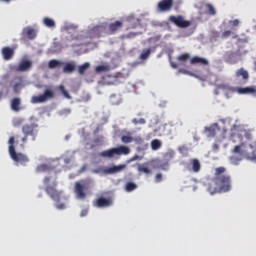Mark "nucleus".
<instances>
[{
    "label": "nucleus",
    "mask_w": 256,
    "mask_h": 256,
    "mask_svg": "<svg viewBox=\"0 0 256 256\" xmlns=\"http://www.w3.org/2000/svg\"><path fill=\"white\" fill-rule=\"evenodd\" d=\"M227 168L220 166L215 168L214 177L206 184V190L210 195H217V193H229L233 189V180L231 175L225 174Z\"/></svg>",
    "instance_id": "obj_1"
},
{
    "label": "nucleus",
    "mask_w": 256,
    "mask_h": 256,
    "mask_svg": "<svg viewBox=\"0 0 256 256\" xmlns=\"http://www.w3.org/2000/svg\"><path fill=\"white\" fill-rule=\"evenodd\" d=\"M37 89H44L43 94L31 97V103L37 105L39 103H47L50 99H55V90L51 86L36 84Z\"/></svg>",
    "instance_id": "obj_2"
},
{
    "label": "nucleus",
    "mask_w": 256,
    "mask_h": 256,
    "mask_svg": "<svg viewBox=\"0 0 256 256\" xmlns=\"http://www.w3.org/2000/svg\"><path fill=\"white\" fill-rule=\"evenodd\" d=\"M9 143V155L11 157V159L14 161V163H16V165H27V162L29 161V157H27V155L23 154V153H17V151H15V137L11 136L8 140Z\"/></svg>",
    "instance_id": "obj_3"
},
{
    "label": "nucleus",
    "mask_w": 256,
    "mask_h": 256,
    "mask_svg": "<svg viewBox=\"0 0 256 256\" xmlns=\"http://www.w3.org/2000/svg\"><path fill=\"white\" fill-rule=\"evenodd\" d=\"M91 187H93V181H91V179L76 182L74 191L76 193L77 199H85L87 197V193L91 191Z\"/></svg>",
    "instance_id": "obj_4"
},
{
    "label": "nucleus",
    "mask_w": 256,
    "mask_h": 256,
    "mask_svg": "<svg viewBox=\"0 0 256 256\" xmlns=\"http://www.w3.org/2000/svg\"><path fill=\"white\" fill-rule=\"evenodd\" d=\"M43 183L46 185L45 191L47 195H49L50 199L59 203V201H61V195L63 192L55 189L57 187V182H54L53 186H51L49 185V183H51V178L45 177Z\"/></svg>",
    "instance_id": "obj_5"
},
{
    "label": "nucleus",
    "mask_w": 256,
    "mask_h": 256,
    "mask_svg": "<svg viewBox=\"0 0 256 256\" xmlns=\"http://www.w3.org/2000/svg\"><path fill=\"white\" fill-rule=\"evenodd\" d=\"M175 157V152H166L164 154V160L156 158L152 160V167L154 169H161L162 171H169V160Z\"/></svg>",
    "instance_id": "obj_6"
},
{
    "label": "nucleus",
    "mask_w": 256,
    "mask_h": 256,
    "mask_svg": "<svg viewBox=\"0 0 256 256\" xmlns=\"http://www.w3.org/2000/svg\"><path fill=\"white\" fill-rule=\"evenodd\" d=\"M88 35L91 39H99L107 37V23H101L88 30Z\"/></svg>",
    "instance_id": "obj_7"
},
{
    "label": "nucleus",
    "mask_w": 256,
    "mask_h": 256,
    "mask_svg": "<svg viewBox=\"0 0 256 256\" xmlns=\"http://www.w3.org/2000/svg\"><path fill=\"white\" fill-rule=\"evenodd\" d=\"M22 133L24 135L22 138V147H24V143H27L29 137L31 141H35V139H37V131L35 130V125L33 124H25L22 127Z\"/></svg>",
    "instance_id": "obj_8"
},
{
    "label": "nucleus",
    "mask_w": 256,
    "mask_h": 256,
    "mask_svg": "<svg viewBox=\"0 0 256 256\" xmlns=\"http://www.w3.org/2000/svg\"><path fill=\"white\" fill-rule=\"evenodd\" d=\"M168 21H170V23H173V25H175L176 27H179V29H187V27H191V21L185 20V17L181 15H171L169 16Z\"/></svg>",
    "instance_id": "obj_9"
},
{
    "label": "nucleus",
    "mask_w": 256,
    "mask_h": 256,
    "mask_svg": "<svg viewBox=\"0 0 256 256\" xmlns=\"http://www.w3.org/2000/svg\"><path fill=\"white\" fill-rule=\"evenodd\" d=\"M173 3V0H161L157 4V11H159V13H168V11L173 9Z\"/></svg>",
    "instance_id": "obj_10"
},
{
    "label": "nucleus",
    "mask_w": 256,
    "mask_h": 256,
    "mask_svg": "<svg viewBox=\"0 0 256 256\" xmlns=\"http://www.w3.org/2000/svg\"><path fill=\"white\" fill-rule=\"evenodd\" d=\"M15 49H17V45H14L12 48L9 46H5L1 50L2 57L4 61H11L15 56Z\"/></svg>",
    "instance_id": "obj_11"
},
{
    "label": "nucleus",
    "mask_w": 256,
    "mask_h": 256,
    "mask_svg": "<svg viewBox=\"0 0 256 256\" xmlns=\"http://www.w3.org/2000/svg\"><path fill=\"white\" fill-rule=\"evenodd\" d=\"M121 27H123V22L119 20L106 24V33L107 35H115Z\"/></svg>",
    "instance_id": "obj_12"
},
{
    "label": "nucleus",
    "mask_w": 256,
    "mask_h": 256,
    "mask_svg": "<svg viewBox=\"0 0 256 256\" xmlns=\"http://www.w3.org/2000/svg\"><path fill=\"white\" fill-rule=\"evenodd\" d=\"M37 37V31L32 27H26L22 31L21 41H25V39L33 40Z\"/></svg>",
    "instance_id": "obj_13"
},
{
    "label": "nucleus",
    "mask_w": 256,
    "mask_h": 256,
    "mask_svg": "<svg viewBox=\"0 0 256 256\" xmlns=\"http://www.w3.org/2000/svg\"><path fill=\"white\" fill-rule=\"evenodd\" d=\"M31 67H33V62L31 60H22L15 68V71L18 73H25V71H29Z\"/></svg>",
    "instance_id": "obj_14"
},
{
    "label": "nucleus",
    "mask_w": 256,
    "mask_h": 256,
    "mask_svg": "<svg viewBox=\"0 0 256 256\" xmlns=\"http://www.w3.org/2000/svg\"><path fill=\"white\" fill-rule=\"evenodd\" d=\"M235 77L237 79H242V83H240V85H245L247 81H249V72L244 68H240L236 71Z\"/></svg>",
    "instance_id": "obj_15"
},
{
    "label": "nucleus",
    "mask_w": 256,
    "mask_h": 256,
    "mask_svg": "<svg viewBox=\"0 0 256 256\" xmlns=\"http://www.w3.org/2000/svg\"><path fill=\"white\" fill-rule=\"evenodd\" d=\"M112 205H113V200H111V198L100 197L94 202V206L100 209L103 207H111Z\"/></svg>",
    "instance_id": "obj_16"
},
{
    "label": "nucleus",
    "mask_w": 256,
    "mask_h": 256,
    "mask_svg": "<svg viewBox=\"0 0 256 256\" xmlns=\"http://www.w3.org/2000/svg\"><path fill=\"white\" fill-rule=\"evenodd\" d=\"M121 133L123 134L121 136V141L124 143V145H129V143H133V135L131 131L124 129L121 131Z\"/></svg>",
    "instance_id": "obj_17"
},
{
    "label": "nucleus",
    "mask_w": 256,
    "mask_h": 256,
    "mask_svg": "<svg viewBox=\"0 0 256 256\" xmlns=\"http://www.w3.org/2000/svg\"><path fill=\"white\" fill-rule=\"evenodd\" d=\"M224 59L226 63H230V65H235L237 63V53L233 51H228L224 54Z\"/></svg>",
    "instance_id": "obj_18"
},
{
    "label": "nucleus",
    "mask_w": 256,
    "mask_h": 256,
    "mask_svg": "<svg viewBox=\"0 0 256 256\" xmlns=\"http://www.w3.org/2000/svg\"><path fill=\"white\" fill-rule=\"evenodd\" d=\"M125 169H127V165L120 164L118 166L109 167L108 169H106V173H108L109 175H113L115 173H121V171Z\"/></svg>",
    "instance_id": "obj_19"
},
{
    "label": "nucleus",
    "mask_w": 256,
    "mask_h": 256,
    "mask_svg": "<svg viewBox=\"0 0 256 256\" xmlns=\"http://www.w3.org/2000/svg\"><path fill=\"white\" fill-rule=\"evenodd\" d=\"M190 164L192 165V168L188 167V171H193V173H199V171H201V162L199 159H191Z\"/></svg>",
    "instance_id": "obj_20"
},
{
    "label": "nucleus",
    "mask_w": 256,
    "mask_h": 256,
    "mask_svg": "<svg viewBox=\"0 0 256 256\" xmlns=\"http://www.w3.org/2000/svg\"><path fill=\"white\" fill-rule=\"evenodd\" d=\"M117 155L115 148H110L108 150L102 151L99 156L103 157L104 159H113Z\"/></svg>",
    "instance_id": "obj_21"
},
{
    "label": "nucleus",
    "mask_w": 256,
    "mask_h": 256,
    "mask_svg": "<svg viewBox=\"0 0 256 256\" xmlns=\"http://www.w3.org/2000/svg\"><path fill=\"white\" fill-rule=\"evenodd\" d=\"M190 63L191 65H209V60L199 56H194L191 58Z\"/></svg>",
    "instance_id": "obj_22"
},
{
    "label": "nucleus",
    "mask_w": 256,
    "mask_h": 256,
    "mask_svg": "<svg viewBox=\"0 0 256 256\" xmlns=\"http://www.w3.org/2000/svg\"><path fill=\"white\" fill-rule=\"evenodd\" d=\"M232 36V39H238V43H241V39H239V35H237L233 30H226L222 32L221 38L222 39H229Z\"/></svg>",
    "instance_id": "obj_23"
},
{
    "label": "nucleus",
    "mask_w": 256,
    "mask_h": 256,
    "mask_svg": "<svg viewBox=\"0 0 256 256\" xmlns=\"http://www.w3.org/2000/svg\"><path fill=\"white\" fill-rule=\"evenodd\" d=\"M11 109L16 113H19V111H21V98L16 97L11 100Z\"/></svg>",
    "instance_id": "obj_24"
},
{
    "label": "nucleus",
    "mask_w": 256,
    "mask_h": 256,
    "mask_svg": "<svg viewBox=\"0 0 256 256\" xmlns=\"http://www.w3.org/2000/svg\"><path fill=\"white\" fill-rule=\"evenodd\" d=\"M207 137H215L217 135V131H219V124L215 123L212 126L205 128Z\"/></svg>",
    "instance_id": "obj_25"
},
{
    "label": "nucleus",
    "mask_w": 256,
    "mask_h": 256,
    "mask_svg": "<svg viewBox=\"0 0 256 256\" xmlns=\"http://www.w3.org/2000/svg\"><path fill=\"white\" fill-rule=\"evenodd\" d=\"M116 151V155H129V153H131V148H129L128 146L125 145H120L116 148H114Z\"/></svg>",
    "instance_id": "obj_26"
},
{
    "label": "nucleus",
    "mask_w": 256,
    "mask_h": 256,
    "mask_svg": "<svg viewBox=\"0 0 256 256\" xmlns=\"http://www.w3.org/2000/svg\"><path fill=\"white\" fill-rule=\"evenodd\" d=\"M133 142H135V145L142 147V149H147V147H149L148 144H145V139H143L141 136L133 137Z\"/></svg>",
    "instance_id": "obj_27"
},
{
    "label": "nucleus",
    "mask_w": 256,
    "mask_h": 256,
    "mask_svg": "<svg viewBox=\"0 0 256 256\" xmlns=\"http://www.w3.org/2000/svg\"><path fill=\"white\" fill-rule=\"evenodd\" d=\"M109 101H110L111 105H120L121 104V95L111 94Z\"/></svg>",
    "instance_id": "obj_28"
},
{
    "label": "nucleus",
    "mask_w": 256,
    "mask_h": 256,
    "mask_svg": "<svg viewBox=\"0 0 256 256\" xmlns=\"http://www.w3.org/2000/svg\"><path fill=\"white\" fill-rule=\"evenodd\" d=\"M96 73H107V71H111V66L109 64L99 65L95 68Z\"/></svg>",
    "instance_id": "obj_29"
},
{
    "label": "nucleus",
    "mask_w": 256,
    "mask_h": 256,
    "mask_svg": "<svg viewBox=\"0 0 256 256\" xmlns=\"http://www.w3.org/2000/svg\"><path fill=\"white\" fill-rule=\"evenodd\" d=\"M91 67L89 62H85L84 64L78 66V73L79 75H85L86 71Z\"/></svg>",
    "instance_id": "obj_30"
},
{
    "label": "nucleus",
    "mask_w": 256,
    "mask_h": 256,
    "mask_svg": "<svg viewBox=\"0 0 256 256\" xmlns=\"http://www.w3.org/2000/svg\"><path fill=\"white\" fill-rule=\"evenodd\" d=\"M76 68H77V66H75V63H66L63 68V72L64 73H73V71H75Z\"/></svg>",
    "instance_id": "obj_31"
},
{
    "label": "nucleus",
    "mask_w": 256,
    "mask_h": 256,
    "mask_svg": "<svg viewBox=\"0 0 256 256\" xmlns=\"http://www.w3.org/2000/svg\"><path fill=\"white\" fill-rule=\"evenodd\" d=\"M138 172L145 175H151V168L146 167L145 164H138Z\"/></svg>",
    "instance_id": "obj_32"
},
{
    "label": "nucleus",
    "mask_w": 256,
    "mask_h": 256,
    "mask_svg": "<svg viewBox=\"0 0 256 256\" xmlns=\"http://www.w3.org/2000/svg\"><path fill=\"white\" fill-rule=\"evenodd\" d=\"M61 65H63V62L55 59L50 60L48 63L49 69H57V67H61Z\"/></svg>",
    "instance_id": "obj_33"
},
{
    "label": "nucleus",
    "mask_w": 256,
    "mask_h": 256,
    "mask_svg": "<svg viewBox=\"0 0 256 256\" xmlns=\"http://www.w3.org/2000/svg\"><path fill=\"white\" fill-rule=\"evenodd\" d=\"M151 149L152 151H159V149H161V142L159 139H154L151 141Z\"/></svg>",
    "instance_id": "obj_34"
},
{
    "label": "nucleus",
    "mask_w": 256,
    "mask_h": 256,
    "mask_svg": "<svg viewBox=\"0 0 256 256\" xmlns=\"http://www.w3.org/2000/svg\"><path fill=\"white\" fill-rule=\"evenodd\" d=\"M135 189H137V184H135V182L126 183L125 191H127V193H131V191H135Z\"/></svg>",
    "instance_id": "obj_35"
},
{
    "label": "nucleus",
    "mask_w": 256,
    "mask_h": 256,
    "mask_svg": "<svg viewBox=\"0 0 256 256\" xmlns=\"http://www.w3.org/2000/svg\"><path fill=\"white\" fill-rule=\"evenodd\" d=\"M189 59H191L189 53H184L177 57L179 63H186V61H189Z\"/></svg>",
    "instance_id": "obj_36"
},
{
    "label": "nucleus",
    "mask_w": 256,
    "mask_h": 256,
    "mask_svg": "<svg viewBox=\"0 0 256 256\" xmlns=\"http://www.w3.org/2000/svg\"><path fill=\"white\" fill-rule=\"evenodd\" d=\"M130 19V23H134V24H131L130 27L131 29H135L137 27H139V25H141V19L139 18H129Z\"/></svg>",
    "instance_id": "obj_37"
},
{
    "label": "nucleus",
    "mask_w": 256,
    "mask_h": 256,
    "mask_svg": "<svg viewBox=\"0 0 256 256\" xmlns=\"http://www.w3.org/2000/svg\"><path fill=\"white\" fill-rule=\"evenodd\" d=\"M49 171V166L46 164H40L36 168V173H45Z\"/></svg>",
    "instance_id": "obj_38"
},
{
    "label": "nucleus",
    "mask_w": 256,
    "mask_h": 256,
    "mask_svg": "<svg viewBox=\"0 0 256 256\" xmlns=\"http://www.w3.org/2000/svg\"><path fill=\"white\" fill-rule=\"evenodd\" d=\"M43 23L46 27H55V20L49 18V17H46L43 19Z\"/></svg>",
    "instance_id": "obj_39"
},
{
    "label": "nucleus",
    "mask_w": 256,
    "mask_h": 256,
    "mask_svg": "<svg viewBox=\"0 0 256 256\" xmlns=\"http://www.w3.org/2000/svg\"><path fill=\"white\" fill-rule=\"evenodd\" d=\"M243 147H245V142L241 141V143L234 147L233 153L241 154L243 153Z\"/></svg>",
    "instance_id": "obj_40"
},
{
    "label": "nucleus",
    "mask_w": 256,
    "mask_h": 256,
    "mask_svg": "<svg viewBox=\"0 0 256 256\" xmlns=\"http://www.w3.org/2000/svg\"><path fill=\"white\" fill-rule=\"evenodd\" d=\"M149 55H151V48L144 50L140 55V59L145 61V59H149Z\"/></svg>",
    "instance_id": "obj_41"
},
{
    "label": "nucleus",
    "mask_w": 256,
    "mask_h": 256,
    "mask_svg": "<svg viewBox=\"0 0 256 256\" xmlns=\"http://www.w3.org/2000/svg\"><path fill=\"white\" fill-rule=\"evenodd\" d=\"M111 76H105L102 78V80L99 82L100 85H113V81L110 80Z\"/></svg>",
    "instance_id": "obj_42"
},
{
    "label": "nucleus",
    "mask_w": 256,
    "mask_h": 256,
    "mask_svg": "<svg viewBox=\"0 0 256 256\" xmlns=\"http://www.w3.org/2000/svg\"><path fill=\"white\" fill-rule=\"evenodd\" d=\"M60 117H68V115H71V109L70 108H63L59 111Z\"/></svg>",
    "instance_id": "obj_43"
},
{
    "label": "nucleus",
    "mask_w": 256,
    "mask_h": 256,
    "mask_svg": "<svg viewBox=\"0 0 256 256\" xmlns=\"http://www.w3.org/2000/svg\"><path fill=\"white\" fill-rule=\"evenodd\" d=\"M132 123L134 125H145L147 123V120H145V118H140V119L134 118L132 119Z\"/></svg>",
    "instance_id": "obj_44"
},
{
    "label": "nucleus",
    "mask_w": 256,
    "mask_h": 256,
    "mask_svg": "<svg viewBox=\"0 0 256 256\" xmlns=\"http://www.w3.org/2000/svg\"><path fill=\"white\" fill-rule=\"evenodd\" d=\"M59 90L66 99H71V95L69 94V92L66 91L65 86L60 85Z\"/></svg>",
    "instance_id": "obj_45"
},
{
    "label": "nucleus",
    "mask_w": 256,
    "mask_h": 256,
    "mask_svg": "<svg viewBox=\"0 0 256 256\" xmlns=\"http://www.w3.org/2000/svg\"><path fill=\"white\" fill-rule=\"evenodd\" d=\"M206 8L208 9V15H217V11L215 10V7H213L211 4H206Z\"/></svg>",
    "instance_id": "obj_46"
},
{
    "label": "nucleus",
    "mask_w": 256,
    "mask_h": 256,
    "mask_svg": "<svg viewBox=\"0 0 256 256\" xmlns=\"http://www.w3.org/2000/svg\"><path fill=\"white\" fill-rule=\"evenodd\" d=\"M229 25H231V27H239V19H234V20H230L229 22Z\"/></svg>",
    "instance_id": "obj_47"
},
{
    "label": "nucleus",
    "mask_w": 256,
    "mask_h": 256,
    "mask_svg": "<svg viewBox=\"0 0 256 256\" xmlns=\"http://www.w3.org/2000/svg\"><path fill=\"white\" fill-rule=\"evenodd\" d=\"M178 73H182V75H190L191 77H193V72L185 70V69H179Z\"/></svg>",
    "instance_id": "obj_48"
},
{
    "label": "nucleus",
    "mask_w": 256,
    "mask_h": 256,
    "mask_svg": "<svg viewBox=\"0 0 256 256\" xmlns=\"http://www.w3.org/2000/svg\"><path fill=\"white\" fill-rule=\"evenodd\" d=\"M161 181H163V174L162 173L156 174L155 182L156 183H161Z\"/></svg>",
    "instance_id": "obj_49"
},
{
    "label": "nucleus",
    "mask_w": 256,
    "mask_h": 256,
    "mask_svg": "<svg viewBox=\"0 0 256 256\" xmlns=\"http://www.w3.org/2000/svg\"><path fill=\"white\" fill-rule=\"evenodd\" d=\"M139 159H141V157L139 155H134L132 158L127 160V163H133V161H137Z\"/></svg>",
    "instance_id": "obj_50"
},
{
    "label": "nucleus",
    "mask_w": 256,
    "mask_h": 256,
    "mask_svg": "<svg viewBox=\"0 0 256 256\" xmlns=\"http://www.w3.org/2000/svg\"><path fill=\"white\" fill-rule=\"evenodd\" d=\"M19 87H21V83H16L13 85L14 93H19Z\"/></svg>",
    "instance_id": "obj_51"
},
{
    "label": "nucleus",
    "mask_w": 256,
    "mask_h": 256,
    "mask_svg": "<svg viewBox=\"0 0 256 256\" xmlns=\"http://www.w3.org/2000/svg\"><path fill=\"white\" fill-rule=\"evenodd\" d=\"M244 137L247 139V141H251V139H253V136L251 135V133L244 131Z\"/></svg>",
    "instance_id": "obj_52"
},
{
    "label": "nucleus",
    "mask_w": 256,
    "mask_h": 256,
    "mask_svg": "<svg viewBox=\"0 0 256 256\" xmlns=\"http://www.w3.org/2000/svg\"><path fill=\"white\" fill-rule=\"evenodd\" d=\"M87 213H89V211L84 209V210L81 211L80 215H81V217H85V216H87Z\"/></svg>",
    "instance_id": "obj_53"
},
{
    "label": "nucleus",
    "mask_w": 256,
    "mask_h": 256,
    "mask_svg": "<svg viewBox=\"0 0 256 256\" xmlns=\"http://www.w3.org/2000/svg\"><path fill=\"white\" fill-rule=\"evenodd\" d=\"M170 65H171L172 69H177V67H179L177 65V63H175V62H170Z\"/></svg>",
    "instance_id": "obj_54"
},
{
    "label": "nucleus",
    "mask_w": 256,
    "mask_h": 256,
    "mask_svg": "<svg viewBox=\"0 0 256 256\" xmlns=\"http://www.w3.org/2000/svg\"><path fill=\"white\" fill-rule=\"evenodd\" d=\"M57 209H65V204H59V205H57Z\"/></svg>",
    "instance_id": "obj_55"
},
{
    "label": "nucleus",
    "mask_w": 256,
    "mask_h": 256,
    "mask_svg": "<svg viewBox=\"0 0 256 256\" xmlns=\"http://www.w3.org/2000/svg\"><path fill=\"white\" fill-rule=\"evenodd\" d=\"M232 139H233V141H235V139H241V137L239 135H233Z\"/></svg>",
    "instance_id": "obj_56"
},
{
    "label": "nucleus",
    "mask_w": 256,
    "mask_h": 256,
    "mask_svg": "<svg viewBox=\"0 0 256 256\" xmlns=\"http://www.w3.org/2000/svg\"><path fill=\"white\" fill-rule=\"evenodd\" d=\"M21 123H22V121H19L18 123H15L14 125H15V127H17V126L21 125Z\"/></svg>",
    "instance_id": "obj_57"
},
{
    "label": "nucleus",
    "mask_w": 256,
    "mask_h": 256,
    "mask_svg": "<svg viewBox=\"0 0 256 256\" xmlns=\"http://www.w3.org/2000/svg\"><path fill=\"white\" fill-rule=\"evenodd\" d=\"M243 42H244V43H247V39H244Z\"/></svg>",
    "instance_id": "obj_58"
},
{
    "label": "nucleus",
    "mask_w": 256,
    "mask_h": 256,
    "mask_svg": "<svg viewBox=\"0 0 256 256\" xmlns=\"http://www.w3.org/2000/svg\"><path fill=\"white\" fill-rule=\"evenodd\" d=\"M94 173H99V171H97V170H94Z\"/></svg>",
    "instance_id": "obj_59"
},
{
    "label": "nucleus",
    "mask_w": 256,
    "mask_h": 256,
    "mask_svg": "<svg viewBox=\"0 0 256 256\" xmlns=\"http://www.w3.org/2000/svg\"><path fill=\"white\" fill-rule=\"evenodd\" d=\"M2 1H6V2H9V1H11V0H2Z\"/></svg>",
    "instance_id": "obj_60"
}]
</instances>
